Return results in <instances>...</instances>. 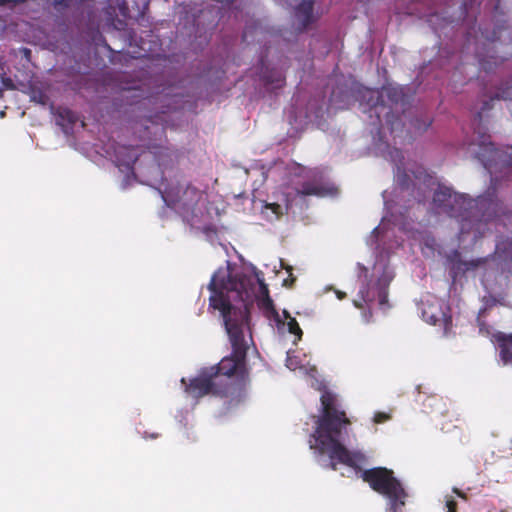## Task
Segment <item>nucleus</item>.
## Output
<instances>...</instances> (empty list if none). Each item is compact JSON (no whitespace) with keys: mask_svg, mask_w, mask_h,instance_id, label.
Here are the masks:
<instances>
[{"mask_svg":"<svg viewBox=\"0 0 512 512\" xmlns=\"http://www.w3.org/2000/svg\"><path fill=\"white\" fill-rule=\"evenodd\" d=\"M208 289L210 307L218 310L223 317L233 354L223 358L217 366L202 369L190 379L188 385L182 378L187 395L193 399L207 394L219 395L222 392L219 387L223 385L224 378L244 376L245 353L252 343L248 307L254 300L267 318L273 320L278 327H287L288 332L296 337L294 343L302 337L296 319L286 310L280 313L275 309L263 273L254 266L237 267L227 262L214 272Z\"/></svg>","mask_w":512,"mask_h":512,"instance_id":"1","label":"nucleus"},{"mask_svg":"<svg viewBox=\"0 0 512 512\" xmlns=\"http://www.w3.org/2000/svg\"><path fill=\"white\" fill-rule=\"evenodd\" d=\"M322 410L319 416L312 418L313 433L309 437V447L319 456V462L330 465L334 470L343 466V476L357 475L367 482L370 487L383 495L390 505L392 512H398L408 497L401 483L393 476V472L378 467L362 470L366 457L361 452H350L341 443V430L349 421L344 411L339 409L336 395L324 391L321 395Z\"/></svg>","mask_w":512,"mask_h":512,"instance_id":"2","label":"nucleus"},{"mask_svg":"<svg viewBox=\"0 0 512 512\" xmlns=\"http://www.w3.org/2000/svg\"><path fill=\"white\" fill-rule=\"evenodd\" d=\"M363 275V284L359 290L362 300L366 303L376 298L379 305L384 306L387 300V287L394 277V272L389 265L388 257L382 250L374 256L373 262L367 266L359 265Z\"/></svg>","mask_w":512,"mask_h":512,"instance_id":"3","label":"nucleus"},{"mask_svg":"<svg viewBox=\"0 0 512 512\" xmlns=\"http://www.w3.org/2000/svg\"><path fill=\"white\" fill-rule=\"evenodd\" d=\"M337 188L332 184H304L302 190H296L294 195L289 191L274 194L271 200L260 201V214L269 221L280 219L292 207L296 198L302 195H315L319 197L333 196Z\"/></svg>","mask_w":512,"mask_h":512,"instance_id":"4","label":"nucleus"},{"mask_svg":"<svg viewBox=\"0 0 512 512\" xmlns=\"http://www.w3.org/2000/svg\"><path fill=\"white\" fill-rule=\"evenodd\" d=\"M165 203L179 212L186 221L193 222V217L198 216L199 203H204V198L201 193L193 188L181 189L177 188L176 191L171 190L162 195Z\"/></svg>","mask_w":512,"mask_h":512,"instance_id":"5","label":"nucleus"},{"mask_svg":"<svg viewBox=\"0 0 512 512\" xmlns=\"http://www.w3.org/2000/svg\"><path fill=\"white\" fill-rule=\"evenodd\" d=\"M447 307L444 302L433 295H426L421 300L422 318L430 324H443L445 330L450 321L447 316Z\"/></svg>","mask_w":512,"mask_h":512,"instance_id":"6","label":"nucleus"},{"mask_svg":"<svg viewBox=\"0 0 512 512\" xmlns=\"http://www.w3.org/2000/svg\"><path fill=\"white\" fill-rule=\"evenodd\" d=\"M286 366L292 371L298 370L300 374L310 375L314 378L316 369L310 365V359L301 351H289L287 353Z\"/></svg>","mask_w":512,"mask_h":512,"instance_id":"7","label":"nucleus"},{"mask_svg":"<svg viewBox=\"0 0 512 512\" xmlns=\"http://www.w3.org/2000/svg\"><path fill=\"white\" fill-rule=\"evenodd\" d=\"M396 221L398 230L407 233L409 238H411L414 242H418L424 254L429 255L430 252H433L435 240L432 237L424 235L419 231L408 229L406 220L403 216H401L400 220L397 219Z\"/></svg>","mask_w":512,"mask_h":512,"instance_id":"8","label":"nucleus"},{"mask_svg":"<svg viewBox=\"0 0 512 512\" xmlns=\"http://www.w3.org/2000/svg\"><path fill=\"white\" fill-rule=\"evenodd\" d=\"M136 153L132 149L120 148L116 155V162L122 172H129L136 161Z\"/></svg>","mask_w":512,"mask_h":512,"instance_id":"9","label":"nucleus"},{"mask_svg":"<svg viewBox=\"0 0 512 512\" xmlns=\"http://www.w3.org/2000/svg\"><path fill=\"white\" fill-rule=\"evenodd\" d=\"M390 222H391V220L389 219L388 214H386L382 218L380 225L373 230V232L368 240L369 245L372 246L374 243L378 242L379 238L381 239V241H384L385 239L389 238Z\"/></svg>","mask_w":512,"mask_h":512,"instance_id":"10","label":"nucleus"},{"mask_svg":"<svg viewBox=\"0 0 512 512\" xmlns=\"http://www.w3.org/2000/svg\"><path fill=\"white\" fill-rule=\"evenodd\" d=\"M500 356L504 364L512 365V335L499 336Z\"/></svg>","mask_w":512,"mask_h":512,"instance_id":"11","label":"nucleus"},{"mask_svg":"<svg viewBox=\"0 0 512 512\" xmlns=\"http://www.w3.org/2000/svg\"><path fill=\"white\" fill-rule=\"evenodd\" d=\"M296 16L305 26L312 19V0H303L296 9Z\"/></svg>","mask_w":512,"mask_h":512,"instance_id":"12","label":"nucleus"},{"mask_svg":"<svg viewBox=\"0 0 512 512\" xmlns=\"http://www.w3.org/2000/svg\"><path fill=\"white\" fill-rule=\"evenodd\" d=\"M452 199H456V195H452L448 189H441L435 193L434 201L440 205L449 206Z\"/></svg>","mask_w":512,"mask_h":512,"instance_id":"13","label":"nucleus"},{"mask_svg":"<svg viewBox=\"0 0 512 512\" xmlns=\"http://www.w3.org/2000/svg\"><path fill=\"white\" fill-rule=\"evenodd\" d=\"M384 92L392 99V101L395 102L402 100V97L404 96L403 88L400 86L385 88Z\"/></svg>","mask_w":512,"mask_h":512,"instance_id":"14","label":"nucleus"},{"mask_svg":"<svg viewBox=\"0 0 512 512\" xmlns=\"http://www.w3.org/2000/svg\"><path fill=\"white\" fill-rule=\"evenodd\" d=\"M378 92L372 89H365L363 91V100H367L368 103L373 102L374 99L378 98Z\"/></svg>","mask_w":512,"mask_h":512,"instance_id":"15","label":"nucleus"},{"mask_svg":"<svg viewBox=\"0 0 512 512\" xmlns=\"http://www.w3.org/2000/svg\"><path fill=\"white\" fill-rule=\"evenodd\" d=\"M286 269L287 271H290L291 270V267L290 266H285V264L282 262V260H279L278 263H275L273 265V271L274 273H278L279 269Z\"/></svg>","mask_w":512,"mask_h":512,"instance_id":"16","label":"nucleus"},{"mask_svg":"<svg viewBox=\"0 0 512 512\" xmlns=\"http://www.w3.org/2000/svg\"><path fill=\"white\" fill-rule=\"evenodd\" d=\"M66 115H60L61 119H67L69 123H73L76 120V115H74L71 111H65Z\"/></svg>","mask_w":512,"mask_h":512,"instance_id":"17","label":"nucleus"},{"mask_svg":"<svg viewBox=\"0 0 512 512\" xmlns=\"http://www.w3.org/2000/svg\"><path fill=\"white\" fill-rule=\"evenodd\" d=\"M388 419V415L385 413H376L374 416L375 423H382Z\"/></svg>","mask_w":512,"mask_h":512,"instance_id":"18","label":"nucleus"},{"mask_svg":"<svg viewBox=\"0 0 512 512\" xmlns=\"http://www.w3.org/2000/svg\"><path fill=\"white\" fill-rule=\"evenodd\" d=\"M446 507H447V512H455V502L448 498L446 500Z\"/></svg>","mask_w":512,"mask_h":512,"instance_id":"19","label":"nucleus"},{"mask_svg":"<svg viewBox=\"0 0 512 512\" xmlns=\"http://www.w3.org/2000/svg\"><path fill=\"white\" fill-rule=\"evenodd\" d=\"M32 100L35 101V102H38V103H41V104H45L46 102V98L44 95L40 94L39 96H37L36 94H34L32 96Z\"/></svg>","mask_w":512,"mask_h":512,"instance_id":"20","label":"nucleus"},{"mask_svg":"<svg viewBox=\"0 0 512 512\" xmlns=\"http://www.w3.org/2000/svg\"><path fill=\"white\" fill-rule=\"evenodd\" d=\"M119 10H120L121 15H123L124 17L128 16V8L126 7L125 3H123L119 6Z\"/></svg>","mask_w":512,"mask_h":512,"instance_id":"21","label":"nucleus"},{"mask_svg":"<svg viewBox=\"0 0 512 512\" xmlns=\"http://www.w3.org/2000/svg\"><path fill=\"white\" fill-rule=\"evenodd\" d=\"M19 53H20L23 57H25V59H26L27 61H29L30 51H29L28 49H25V48H24V49H20V50H19Z\"/></svg>","mask_w":512,"mask_h":512,"instance_id":"22","label":"nucleus"},{"mask_svg":"<svg viewBox=\"0 0 512 512\" xmlns=\"http://www.w3.org/2000/svg\"><path fill=\"white\" fill-rule=\"evenodd\" d=\"M383 197H384V199H386V194H384ZM385 206H386L387 212H389L392 209L391 206L388 204L387 200H385Z\"/></svg>","mask_w":512,"mask_h":512,"instance_id":"23","label":"nucleus"},{"mask_svg":"<svg viewBox=\"0 0 512 512\" xmlns=\"http://www.w3.org/2000/svg\"><path fill=\"white\" fill-rule=\"evenodd\" d=\"M337 297L339 299H342L344 297V293L340 292V291H337Z\"/></svg>","mask_w":512,"mask_h":512,"instance_id":"24","label":"nucleus"},{"mask_svg":"<svg viewBox=\"0 0 512 512\" xmlns=\"http://www.w3.org/2000/svg\"><path fill=\"white\" fill-rule=\"evenodd\" d=\"M354 304H355V306H356V307H358V308H360V307H361V304H360V302H359L358 300H355V301H354Z\"/></svg>","mask_w":512,"mask_h":512,"instance_id":"25","label":"nucleus"},{"mask_svg":"<svg viewBox=\"0 0 512 512\" xmlns=\"http://www.w3.org/2000/svg\"><path fill=\"white\" fill-rule=\"evenodd\" d=\"M296 169H297V170H299V171H300V173H302V172H304V171H305V169H304V168H301V167H296Z\"/></svg>","mask_w":512,"mask_h":512,"instance_id":"26","label":"nucleus"},{"mask_svg":"<svg viewBox=\"0 0 512 512\" xmlns=\"http://www.w3.org/2000/svg\"><path fill=\"white\" fill-rule=\"evenodd\" d=\"M60 125H62L63 127H65L64 123L62 121H58Z\"/></svg>","mask_w":512,"mask_h":512,"instance_id":"27","label":"nucleus"},{"mask_svg":"<svg viewBox=\"0 0 512 512\" xmlns=\"http://www.w3.org/2000/svg\"><path fill=\"white\" fill-rule=\"evenodd\" d=\"M510 158H511V160H512V148H511Z\"/></svg>","mask_w":512,"mask_h":512,"instance_id":"28","label":"nucleus"}]
</instances>
